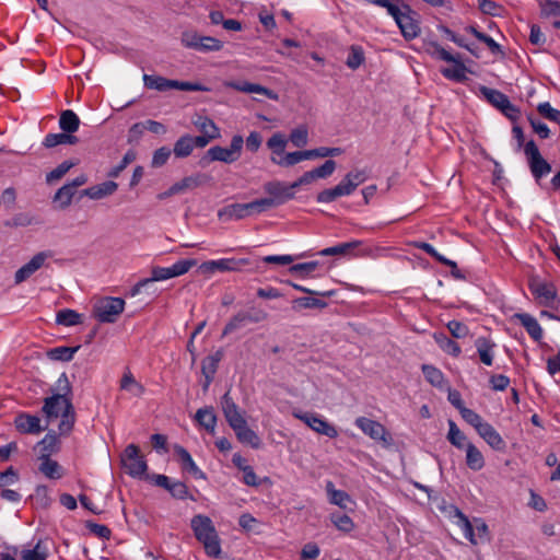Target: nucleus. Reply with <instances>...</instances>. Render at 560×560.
Listing matches in <instances>:
<instances>
[{
    "mask_svg": "<svg viewBox=\"0 0 560 560\" xmlns=\"http://www.w3.org/2000/svg\"><path fill=\"white\" fill-rule=\"evenodd\" d=\"M264 190L270 195L272 199L277 200V205H281L294 198V191H290L288 185L279 180H271L266 183L264 185Z\"/></svg>",
    "mask_w": 560,
    "mask_h": 560,
    "instance_id": "4468645a",
    "label": "nucleus"
},
{
    "mask_svg": "<svg viewBox=\"0 0 560 560\" xmlns=\"http://www.w3.org/2000/svg\"><path fill=\"white\" fill-rule=\"evenodd\" d=\"M457 515L459 518V526L464 532V536L474 545L479 542H485L489 540L488 526L481 520H475L474 524L469 522V520L457 510Z\"/></svg>",
    "mask_w": 560,
    "mask_h": 560,
    "instance_id": "1a4fd4ad",
    "label": "nucleus"
},
{
    "mask_svg": "<svg viewBox=\"0 0 560 560\" xmlns=\"http://www.w3.org/2000/svg\"><path fill=\"white\" fill-rule=\"evenodd\" d=\"M79 349H80V346H77V347H56V348H52V349L48 350L47 357L50 360L68 362L70 360H72L74 353Z\"/></svg>",
    "mask_w": 560,
    "mask_h": 560,
    "instance_id": "ea45409f",
    "label": "nucleus"
},
{
    "mask_svg": "<svg viewBox=\"0 0 560 560\" xmlns=\"http://www.w3.org/2000/svg\"><path fill=\"white\" fill-rule=\"evenodd\" d=\"M268 318V313L261 308L250 307L247 311L236 313L224 326L222 337L244 328L248 323H261Z\"/></svg>",
    "mask_w": 560,
    "mask_h": 560,
    "instance_id": "423d86ee",
    "label": "nucleus"
},
{
    "mask_svg": "<svg viewBox=\"0 0 560 560\" xmlns=\"http://www.w3.org/2000/svg\"><path fill=\"white\" fill-rule=\"evenodd\" d=\"M369 3H373L375 5L385 8L390 14L395 22L399 20V18L406 12L404 9H400L398 5L399 0H365Z\"/></svg>",
    "mask_w": 560,
    "mask_h": 560,
    "instance_id": "a18cd8bd",
    "label": "nucleus"
},
{
    "mask_svg": "<svg viewBox=\"0 0 560 560\" xmlns=\"http://www.w3.org/2000/svg\"><path fill=\"white\" fill-rule=\"evenodd\" d=\"M355 425L371 439L381 441L385 446L392 445L393 438L382 423L365 417H360L355 420Z\"/></svg>",
    "mask_w": 560,
    "mask_h": 560,
    "instance_id": "9b49d317",
    "label": "nucleus"
},
{
    "mask_svg": "<svg viewBox=\"0 0 560 560\" xmlns=\"http://www.w3.org/2000/svg\"><path fill=\"white\" fill-rule=\"evenodd\" d=\"M330 520L339 530L345 533L351 532L354 527L352 520L347 514L334 513Z\"/></svg>",
    "mask_w": 560,
    "mask_h": 560,
    "instance_id": "bf43d9fd",
    "label": "nucleus"
},
{
    "mask_svg": "<svg viewBox=\"0 0 560 560\" xmlns=\"http://www.w3.org/2000/svg\"><path fill=\"white\" fill-rule=\"evenodd\" d=\"M125 301L121 298H104L93 306V316L100 323H115L124 312Z\"/></svg>",
    "mask_w": 560,
    "mask_h": 560,
    "instance_id": "39448f33",
    "label": "nucleus"
},
{
    "mask_svg": "<svg viewBox=\"0 0 560 560\" xmlns=\"http://www.w3.org/2000/svg\"><path fill=\"white\" fill-rule=\"evenodd\" d=\"M207 175L200 173L187 176L174 184V190H177L178 194L184 192L186 190H191L203 185L207 182Z\"/></svg>",
    "mask_w": 560,
    "mask_h": 560,
    "instance_id": "cd10ccee",
    "label": "nucleus"
},
{
    "mask_svg": "<svg viewBox=\"0 0 560 560\" xmlns=\"http://www.w3.org/2000/svg\"><path fill=\"white\" fill-rule=\"evenodd\" d=\"M197 265L196 259H183L175 262L172 267H170V271L172 273V278L179 277L187 273L194 266Z\"/></svg>",
    "mask_w": 560,
    "mask_h": 560,
    "instance_id": "e2e57ef3",
    "label": "nucleus"
},
{
    "mask_svg": "<svg viewBox=\"0 0 560 560\" xmlns=\"http://www.w3.org/2000/svg\"><path fill=\"white\" fill-rule=\"evenodd\" d=\"M192 122L203 135H215L217 137H220L219 128L215 126L212 119L198 116L197 119H195Z\"/></svg>",
    "mask_w": 560,
    "mask_h": 560,
    "instance_id": "603ef678",
    "label": "nucleus"
},
{
    "mask_svg": "<svg viewBox=\"0 0 560 560\" xmlns=\"http://www.w3.org/2000/svg\"><path fill=\"white\" fill-rule=\"evenodd\" d=\"M368 178L365 171L355 170L346 174L343 179L341 180L342 185L346 189H349V195H351L359 185L364 183Z\"/></svg>",
    "mask_w": 560,
    "mask_h": 560,
    "instance_id": "2f4dec72",
    "label": "nucleus"
},
{
    "mask_svg": "<svg viewBox=\"0 0 560 560\" xmlns=\"http://www.w3.org/2000/svg\"><path fill=\"white\" fill-rule=\"evenodd\" d=\"M433 338L444 352L453 357H458L460 354V347L458 343L450 339L444 332H435Z\"/></svg>",
    "mask_w": 560,
    "mask_h": 560,
    "instance_id": "473e14b6",
    "label": "nucleus"
},
{
    "mask_svg": "<svg viewBox=\"0 0 560 560\" xmlns=\"http://www.w3.org/2000/svg\"><path fill=\"white\" fill-rule=\"evenodd\" d=\"M118 188V184L113 180L104 182L100 185H95L82 190V196H86L91 199H102L104 197L113 195Z\"/></svg>",
    "mask_w": 560,
    "mask_h": 560,
    "instance_id": "412c9836",
    "label": "nucleus"
},
{
    "mask_svg": "<svg viewBox=\"0 0 560 560\" xmlns=\"http://www.w3.org/2000/svg\"><path fill=\"white\" fill-rule=\"evenodd\" d=\"M422 372L425 380L433 386L441 387L444 381L443 374L440 370L432 365H422Z\"/></svg>",
    "mask_w": 560,
    "mask_h": 560,
    "instance_id": "4d7b16f0",
    "label": "nucleus"
},
{
    "mask_svg": "<svg viewBox=\"0 0 560 560\" xmlns=\"http://www.w3.org/2000/svg\"><path fill=\"white\" fill-rule=\"evenodd\" d=\"M233 89L244 92V93H258L264 94L270 100L278 101L279 96L276 92L272 90H269L262 85L249 83V82H237V83H231L230 84Z\"/></svg>",
    "mask_w": 560,
    "mask_h": 560,
    "instance_id": "393cba45",
    "label": "nucleus"
},
{
    "mask_svg": "<svg viewBox=\"0 0 560 560\" xmlns=\"http://www.w3.org/2000/svg\"><path fill=\"white\" fill-rule=\"evenodd\" d=\"M143 84L147 89L156 90L160 92H164L171 89L182 90V91H202L208 92L210 89L200 83L196 82H186L178 80H171L160 75H143Z\"/></svg>",
    "mask_w": 560,
    "mask_h": 560,
    "instance_id": "20e7f679",
    "label": "nucleus"
},
{
    "mask_svg": "<svg viewBox=\"0 0 560 560\" xmlns=\"http://www.w3.org/2000/svg\"><path fill=\"white\" fill-rule=\"evenodd\" d=\"M221 405L224 417L232 429L235 427L237 428L238 424H243L244 421H246L245 418L240 412L237 405L230 396V392H226L223 395Z\"/></svg>",
    "mask_w": 560,
    "mask_h": 560,
    "instance_id": "ddd939ff",
    "label": "nucleus"
},
{
    "mask_svg": "<svg viewBox=\"0 0 560 560\" xmlns=\"http://www.w3.org/2000/svg\"><path fill=\"white\" fill-rule=\"evenodd\" d=\"M233 430L236 434L237 440L241 443L249 445L250 447L256 448V450L261 446L260 438L256 434V432L254 430H252L247 425L246 421H244L243 424H238L237 428L236 427L233 428Z\"/></svg>",
    "mask_w": 560,
    "mask_h": 560,
    "instance_id": "aec40b11",
    "label": "nucleus"
},
{
    "mask_svg": "<svg viewBox=\"0 0 560 560\" xmlns=\"http://www.w3.org/2000/svg\"><path fill=\"white\" fill-rule=\"evenodd\" d=\"M528 288L540 305L552 307L557 299V290L552 283L544 282L538 277H532Z\"/></svg>",
    "mask_w": 560,
    "mask_h": 560,
    "instance_id": "9d476101",
    "label": "nucleus"
},
{
    "mask_svg": "<svg viewBox=\"0 0 560 560\" xmlns=\"http://www.w3.org/2000/svg\"><path fill=\"white\" fill-rule=\"evenodd\" d=\"M42 411L48 420L61 417L58 425L61 435L69 434L72 431L75 422V411L69 397L54 394L45 398Z\"/></svg>",
    "mask_w": 560,
    "mask_h": 560,
    "instance_id": "f257e3e1",
    "label": "nucleus"
},
{
    "mask_svg": "<svg viewBox=\"0 0 560 560\" xmlns=\"http://www.w3.org/2000/svg\"><path fill=\"white\" fill-rule=\"evenodd\" d=\"M477 432L492 448L504 450L505 442L490 423L486 422Z\"/></svg>",
    "mask_w": 560,
    "mask_h": 560,
    "instance_id": "4be33fe9",
    "label": "nucleus"
},
{
    "mask_svg": "<svg viewBox=\"0 0 560 560\" xmlns=\"http://www.w3.org/2000/svg\"><path fill=\"white\" fill-rule=\"evenodd\" d=\"M369 3H373L375 5L385 8L390 14L395 22L399 20V18L406 12L404 9H400L398 5L399 0H365Z\"/></svg>",
    "mask_w": 560,
    "mask_h": 560,
    "instance_id": "de8ad7c7",
    "label": "nucleus"
},
{
    "mask_svg": "<svg viewBox=\"0 0 560 560\" xmlns=\"http://www.w3.org/2000/svg\"><path fill=\"white\" fill-rule=\"evenodd\" d=\"M21 557L22 560H46L48 550L42 546V540H39L33 549L23 550Z\"/></svg>",
    "mask_w": 560,
    "mask_h": 560,
    "instance_id": "6e6d98bb",
    "label": "nucleus"
},
{
    "mask_svg": "<svg viewBox=\"0 0 560 560\" xmlns=\"http://www.w3.org/2000/svg\"><path fill=\"white\" fill-rule=\"evenodd\" d=\"M15 428L22 433L37 434L46 429L40 427V419L37 416L20 413L15 418Z\"/></svg>",
    "mask_w": 560,
    "mask_h": 560,
    "instance_id": "2eb2a0df",
    "label": "nucleus"
},
{
    "mask_svg": "<svg viewBox=\"0 0 560 560\" xmlns=\"http://www.w3.org/2000/svg\"><path fill=\"white\" fill-rule=\"evenodd\" d=\"M121 463L126 472L135 478L145 476L148 465L143 456L140 455V448L136 444H129L121 456Z\"/></svg>",
    "mask_w": 560,
    "mask_h": 560,
    "instance_id": "0eeeda50",
    "label": "nucleus"
},
{
    "mask_svg": "<svg viewBox=\"0 0 560 560\" xmlns=\"http://www.w3.org/2000/svg\"><path fill=\"white\" fill-rule=\"evenodd\" d=\"M528 165L537 182L551 172V165L541 155L528 161Z\"/></svg>",
    "mask_w": 560,
    "mask_h": 560,
    "instance_id": "a19ab883",
    "label": "nucleus"
},
{
    "mask_svg": "<svg viewBox=\"0 0 560 560\" xmlns=\"http://www.w3.org/2000/svg\"><path fill=\"white\" fill-rule=\"evenodd\" d=\"M137 159V154L133 150H129L128 152H126V154L124 155L122 160L120 161V163L116 166H114L107 174L108 177H112V178H115V177H118L119 174L130 164L132 163L135 160Z\"/></svg>",
    "mask_w": 560,
    "mask_h": 560,
    "instance_id": "052dcab7",
    "label": "nucleus"
},
{
    "mask_svg": "<svg viewBox=\"0 0 560 560\" xmlns=\"http://www.w3.org/2000/svg\"><path fill=\"white\" fill-rule=\"evenodd\" d=\"M307 140H308V132H307V128L305 126H300V127L293 129L290 133V141L296 148L305 147L307 144Z\"/></svg>",
    "mask_w": 560,
    "mask_h": 560,
    "instance_id": "0e129e2a",
    "label": "nucleus"
},
{
    "mask_svg": "<svg viewBox=\"0 0 560 560\" xmlns=\"http://www.w3.org/2000/svg\"><path fill=\"white\" fill-rule=\"evenodd\" d=\"M326 491L331 504L338 505L341 509H348V503H353L350 495L342 490H336L331 481L326 483Z\"/></svg>",
    "mask_w": 560,
    "mask_h": 560,
    "instance_id": "bb28decb",
    "label": "nucleus"
},
{
    "mask_svg": "<svg viewBox=\"0 0 560 560\" xmlns=\"http://www.w3.org/2000/svg\"><path fill=\"white\" fill-rule=\"evenodd\" d=\"M40 465L38 470L49 479H60L63 476L62 467L58 462L47 457V454L39 455Z\"/></svg>",
    "mask_w": 560,
    "mask_h": 560,
    "instance_id": "5701e85b",
    "label": "nucleus"
},
{
    "mask_svg": "<svg viewBox=\"0 0 560 560\" xmlns=\"http://www.w3.org/2000/svg\"><path fill=\"white\" fill-rule=\"evenodd\" d=\"M50 254L40 252L33 256V258L22 266L19 270H16L14 275L15 283H22L26 279H28L35 271H37L45 262L46 258H48Z\"/></svg>",
    "mask_w": 560,
    "mask_h": 560,
    "instance_id": "f8f14e48",
    "label": "nucleus"
},
{
    "mask_svg": "<svg viewBox=\"0 0 560 560\" xmlns=\"http://www.w3.org/2000/svg\"><path fill=\"white\" fill-rule=\"evenodd\" d=\"M537 110L545 118L560 125V110L551 107V105L548 102L540 103L537 107Z\"/></svg>",
    "mask_w": 560,
    "mask_h": 560,
    "instance_id": "774afa93",
    "label": "nucleus"
},
{
    "mask_svg": "<svg viewBox=\"0 0 560 560\" xmlns=\"http://www.w3.org/2000/svg\"><path fill=\"white\" fill-rule=\"evenodd\" d=\"M327 303L314 296L298 298L293 301V308H324Z\"/></svg>",
    "mask_w": 560,
    "mask_h": 560,
    "instance_id": "864d4df0",
    "label": "nucleus"
},
{
    "mask_svg": "<svg viewBox=\"0 0 560 560\" xmlns=\"http://www.w3.org/2000/svg\"><path fill=\"white\" fill-rule=\"evenodd\" d=\"M81 315L73 310H61L57 313L56 322L63 326H75L81 323Z\"/></svg>",
    "mask_w": 560,
    "mask_h": 560,
    "instance_id": "8fccbe9b",
    "label": "nucleus"
},
{
    "mask_svg": "<svg viewBox=\"0 0 560 560\" xmlns=\"http://www.w3.org/2000/svg\"><path fill=\"white\" fill-rule=\"evenodd\" d=\"M74 192L75 191L66 184L56 191L54 202H58L60 209H66L70 206Z\"/></svg>",
    "mask_w": 560,
    "mask_h": 560,
    "instance_id": "3c124183",
    "label": "nucleus"
},
{
    "mask_svg": "<svg viewBox=\"0 0 560 560\" xmlns=\"http://www.w3.org/2000/svg\"><path fill=\"white\" fill-rule=\"evenodd\" d=\"M448 434L447 439L451 442L452 445H454L457 448H462L464 445V442L466 440L465 434L458 429L456 423L453 420H448Z\"/></svg>",
    "mask_w": 560,
    "mask_h": 560,
    "instance_id": "13d9d810",
    "label": "nucleus"
},
{
    "mask_svg": "<svg viewBox=\"0 0 560 560\" xmlns=\"http://www.w3.org/2000/svg\"><path fill=\"white\" fill-rule=\"evenodd\" d=\"M192 137L189 135L182 136L174 144V154L176 158H187L194 150Z\"/></svg>",
    "mask_w": 560,
    "mask_h": 560,
    "instance_id": "37998d69",
    "label": "nucleus"
},
{
    "mask_svg": "<svg viewBox=\"0 0 560 560\" xmlns=\"http://www.w3.org/2000/svg\"><path fill=\"white\" fill-rule=\"evenodd\" d=\"M197 422L207 431H213L217 424V417L211 407L200 408L195 416Z\"/></svg>",
    "mask_w": 560,
    "mask_h": 560,
    "instance_id": "72a5a7b5",
    "label": "nucleus"
},
{
    "mask_svg": "<svg viewBox=\"0 0 560 560\" xmlns=\"http://www.w3.org/2000/svg\"><path fill=\"white\" fill-rule=\"evenodd\" d=\"M270 160L272 163L284 167L293 166L302 162L300 151L290 152L287 154L283 153L281 158L271 156Z\"/></svg>",
    "mask_w": 560,
    "mask_h": 560,
    "instance_id": "680f3d73",
    "label": "nucleus"
},
{
    "mask_svg": "<svg viewBox=\"0 0 560 560\" xmlns=\"http://www.w3.org/2000/svg\"><path fill=\"white\" fill-rule=\"evenodd\" d=\"M119 388L121 390L129 392L135 397H141L144 393V386L140 384L133 377L132 373L129 370L124 372V375L120 380Z\"/></svg>",
    "mask_w": 560,
    "mask_h": 560,
    "instance_id": "a878e982",
    "label": "nucleus"
},
{
    "mask_svg": "<svg viewBox=\"0 0 560 560\" xmlns=\"http://www.w3.org/2000/svg\"><path fill=\"white\" fill-rule=\"evenodd\" d=\"M341 196H349V189H346L340 182L337 186L322 190L316 199L318 202H331Z\"/></svg>",
    "mask_w": 560,
    "mask_h": 560,
    "instance_id": "58836bf2",
    "label": "nucleus"
},
{
    "mask_svg": "<svg viewBox=\"0 0 560 560\" xmlns=\"http://www.w3.org/2000/svg\"><path fill=\"white\" fill-rule=\"evenodd\" d=\"M252 214L250 206L248 203H233L229 205L218 212V217L220 219L225 220H241L247 215Z\"/></svg>",
    "mask_w": 560,
    "mask_h": 560,
    "instance_id": "6ab92c4d",
    "label": "nucleus"
},
{
    "mask_svg": "<svg viewBox=\"0 0 560 560\" xmlns=\"http://www.w3.org/2000/svg\"><path fill=\"white\" fill-rule=\"evenodd\" d=\"M75 165L72 161H65L61 164H59L56 168H54L51 172H49L46 175V182L48 184H52L59 179H61L70 168H72Z\"/></svg>",
    "mask_w": 560,
    "mask_h": 560,
    "instance_id": "5fc2aeb1",
    "label": "nucleus"
},
{
    "mask_svg": "<svg viewBox=\"0 0 560 560\" xmlns=\"http://www.w3.org/2000/svg\"><path fill=\"white\" fill-rule=\"evenodd\" d=\"M475 346L477 349V352L479 354L480 361L485 365H492L493 362V349L495 347V343L491 341L490 339H487L485 337H479L475 341Z\"/></svg>",
    "mask_w": 560,
    "mask_h": 560,
    "instance_id": "b1692460",
    "label": "nucleus"
},
{
    "mask_svg": "<svg viewBox=\"0 0 560 560\" xmlns=\"http://www.w3.org/2000/svg\"><path fill=\"white\" fill-rule=\"evenodd\" d=\"M454 66L452 68H444L442 70V73L445 78L455 80L457 82H463L467 79L466 72L467 68L466 66L459 60L456 59L453 61Z\"/></svg>",
    "mask_w": 560,
    "mask_h": 560,
    "instance_id": "79ce46f5",
    "label": "nucleus"
},
{
    "mask_svg": "<svg viewBox=\"0 0 560 560\" xmlns=\"http://www.w3.org/2000/svg\"><path fill=\"white\" fill-rule=\"evenodd\" d=\"M459 413L467 423H469L476 429V431H478L481 428V425L486 423L477 412L467 407L463 408V410Z\"/></svg>",
    "mask_w": 560,
    "mask_h": 560,
    "instance_id": "338daca9",
    "label": "nucleus"
},
{
    "mask_svg": "<svg viewBox=\"0 0 560 560\" xmlns=\"http://www.w3.org/2000/svg\"><path fill=\"white\" fill-rule=\"evenodd\" d=\"M369 3H373L375 5L385 8L390 14L395 22L399 20V18L406 12L404 9H400L398 5L399 0H365Z\"/></svg>",
    "mask_w": 560,
    "mask_h": 560,
    "instance_id": "49530a36",
    "label": "nucleus"
},
{
    "mask_svg": "<svg viewBox=\"0 0 560 560\" xmlns=\"http://www.w3.org/2000/svg\"><path fill=\"white\" fill-rule=\"evenodd\" d=\"M244 140L243 137L236 135L232 138L231 144L229 148L223 147H212L210 148L206 155L200 160V164L202 166L207 165L210 162L220 161L224 163H233L237 161L241 156V151L243 147Z\"/></svg>",
    "mask_w": 560,
    "mask_h": 560,
    "instance_id": "7ed1b4c3",
    "label": "nucleus"
},
{
    "mask_svg": "<svg viewBox=\"0 0 560 560\" xmlns=\"http://www.w3.org/2000/svg\"><path fill=\"white\" fill-rule=\"evenodd\" d=\"M174 452L177 455L178 459L180 460L183 470L188 471L196 479H206L205 472L198 468V466L195 464L191 455L188 453V451L185 447H183L180 445H175Z\"/></svg>",
    "mask_w": 560,
    "mask_h": 560,
    "instance_id": "f3484780",
    "label": "nucleus"
},
{
    "mask_svg": "<svg viewBox=\"0 0 560 560\" xmlns=\"http://www.w3.org/2000/svg\"><path fill=\"white\" fill-rule=\"evenodd\" d=\"M310 428L315 432L326 435L330 439L338 436L337 429L331 423L318 416H316V418H312V425Z\"/></svg>",
    "mask_w": 560,
    "mask_h": 560,
    "instance_id": "4c0bfd02",
    "label": "nucleus"
},
{
    "mask_svg": "<svg viewBox=\"0 0 560 560\" xmlns=\"http://www.w3.org/2000/svg\"><path fill=\"white\" fill-rule=\"evenodd\" d=\"M190 526L197 540L202 544L207 556L219 558L222 552L221 544L211 518L202 514L195 515Z\"/></svg>",
    "mask_w": 560,
    "mask_h": 560,
    "instance_id": "f03ea898",
    "label": "nucleus"
},
{
    "mask_svg": "<svg viewBox=\"0 0 560 560\" xmlns=\"http://www.w3.org/2000/svg\"><path fill=\"white\" fill-rule=\"evenodd\" d=\"M180 40L185 47L203 52L219 51L223 47L221 40L211 36H202L195 31L184 32Z\"/></svg>",
    "mask_w": 560,
    "mask_h": 560,
    "instance_id": "6e6552de",
    "label": "nucleus"
},
{
    "mask_svg": "<svg viewBox=\"0 0 560 560\" xmlns=\"http://www.w3.org/2000/svg\"><path fill=\"white\" fill-rule=\"evenodd\" d=\"M58 438L55 432L47 433L42 441L37 443L39 447L40 455L47 454V457H50L52 453L58 451Z\"/></svg>",
    "mask_w": 560,
    "mask_h": 560,
    "instance_id": "c03bdc74",
    "label": "nucleus"
},
{
    "mask_svg": "<svg viewBox=\"0 0 560 560\" xmlns=\"http://www.w3.org/2000/svg\"><path fill=\"white\" fill-rule=\"evenodd\" d=\"M480 92L487 98V101L498 109H502L504 105L510 101L509 97L502 92L487 86H481Z\"/></svg>",
    "mask_w": 560,
    "mask_h": 560,
    "instance_id": "c9c22d12",
    "label": "nucleus"
},
{
    "mask_svg": "<svg viewBox=\"0 0 560 560\" xmlns=\"http://www.w3.org/2000/svg\"><path fill=\"white\" fill-rule=\"evenodd\" d=\"M287 139L284 135L277 132L273 133L267 141V147L272 151L271 156L281 158L284 153Z\"/></svg>",
    "mask_w": 560,
    "mask_h": 560,
    "instance_id": "09e8293b",
    "label": "nucleus"
},
{
    "mask_svg": "<svg viewBox=\"0 0 560 560\" xmlns=\"http://www.w3.org/2000/svg\"><path fill=\"white\" fill-rule=\"evenodd\" d=\"M363 61H364V55H363L362 49L358 46H352L350 54L348 55V58L346 61L347 66L350 69L355 70L363 63Z\"/></svg>",
    "mask_w": 560,
    "mask_h": 560,
    "instance_id": "69168bd1",
    "label": "nucleus"
},
{
    "mask_svg": "<svg viewBox=\"0 0 560 560\" xmlns=\"http://www.w3.org/2000/svg\"><path fill=\"white\" fill-rule=\"evenodd\" d=\"M223 358V351L218 350L214 354L208 355L202 360L201 364V373L205 376V378L214 377V374L217 373L219 362Z\"/></svg>",
    "mask_w": 560,
    "mask_h": 560,
    "instance_id": "c756f323",
    "label": "nucleus"
},
{
    "mask_svg": "<svg viewBox=\"0 0 560 560\" xmlns=\"http://www.w3.org/2000/svg\"><path fill=\"white\" fill-rule=\"evenodd\" d=\"M513 318L521 323L535 341H539L542 338V329L535 317L527 313H516Z\"/></svg>",
    "mask_w": 560,
    "mask_h": 560,
    "instance_id": "a211bd4d",
    "label": "nucleus"
},
{
    "mask_svg": "<svg viewBox=\"0 0 560 560\" xmlns=\"http://www.w3.org/2000/svg\"><path fill=\"white\" fill-rule=\"evenodd\" d=\"M466 464L472 470H480L485 466L481 452L471 443L467 444Z\"/></svg>",
    "mask_w": 560,
    "mask_h": 560,
    "instance_id": "f704fd0d",
    "label": "nucleus"
},
{
    "mask_svg": "<svg viewBox=\"0 0 560 560\" xmlns=\"http://www.w3.org/2000/svg\"><path fill=\"white\" fill-rule=\"evenodd\" d=\"M402 9L406 12L396 21V23L406 39L416 38L419 35L420 30L417 22L409 14L411 9L407 4H402Z\"/></svg>",
    "mask_w": 560,
    "mask_h": 560,
    "instance_id": "dca6fc26",
    "label": "nucleus"
},
{
    "mask_svg": "<svg viewBox=\"0 0 560 560\" xmlns=\"http://www.w3.org/2000/svg\"><path fill=\"white\" fill-rule=\"evenodd\" d=\"M59 127L67 133H73L80 127V119L73 110L66 109L60 114Z\"/></svg>",
    "mask_w": 560,
    "mask_h": 560,
    "instance_id": "c85d7f7f",
    "label": "nucleus"
},
{
    "mask_svg": "<svg viewBox=\"0 0 560 560\" xmlns=\"http://www.w3.org/2000/svg\"><path fill=\"white\" fill-rule=\"evenodd\" d=\"M249 261L246 258H222L219 260H214V268L215 271H240L242 268L246 265H248Z\"/></svg>",
    "mask_w": 560,
    "mask_h": 560,
    "instance_id": "7c9ffc66",
    "label": "nucleus"
},
{
    "mask_svg": "<svg viewBox=\"0 0 560 560\" xmlns=\"http://www.w3.org/2000/svg\"><path fill=\"white\" fill-rule=\"evenodd\" d=\"M361 245L360 241H352L348 243H341L332 247H327L319 252L322 256H345L348 255L352 249Z\"/></svg>",
    "mask_w": 560,
    "mask_h": 560,
    "instance_id": "e433bc0d",
    "label": "nucleus"
}]
</instances>
